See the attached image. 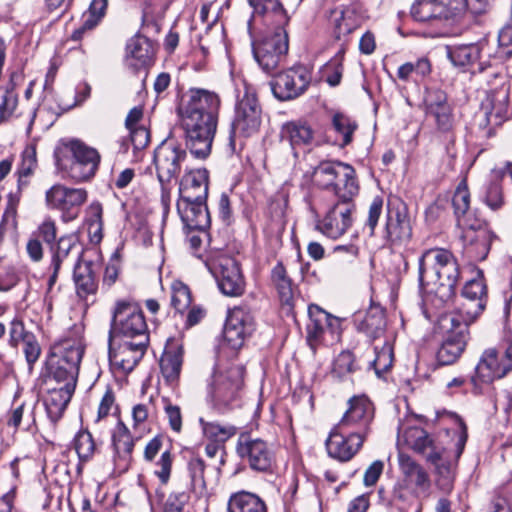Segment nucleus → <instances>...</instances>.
I'll return each instance as SVG.
<instances>
[{"label":"nucleus","instance_id":"obj_1","mask_svg":"<svg viewBox=\"0 0 512 512\" xmlns=\"http://www.w3.org/2000/svg\"><path fill=\"white\" fill-rule=\"evenodd\" d=\"M460 278L459 264L449 250L432 248L425 250L418 260V280L442 301L455 295Z\"/></svg>","mask_w":512,"mask_h":512},{"label":"nucleus","instance_id":"obj_2","mask_svg":"<svg viewBox=\"0 0 512 512\" xmlns=\"http://www.w3.org/2000/svg\"><path fill=\"white\" fill-rule=\"evenodd\" d=\"M452 203L457 225L463 230L462 239L467 253L474 259H485L495 236L486 221L470 209V193L465 182L458 185Z\"/></svg>","mask_w":512,"mask_h":512},{"label":"nucleus","instance_id":"obj_3","mask_svg":"<svg viewBox=\"0 0 512 512\" xmlns=\"http://www.w3.org/2000/svg\"><path fill=\"white\" fill-rule=\"evenodd\" d=\"M54 157L57 169L76 182L92 178L100 163L98 151L79 140L60 144L55 149Z\"/></svg>","mask_w":512,"mask_h":512},{"label":"nucleus","instance_id":"obj_4","mask_svg":"<svg viewBox=\"0 0 512 512\" xmlns=\"http://www.w3.org/2000/svg\"><path fill=\"white\" fill-rule=\"evenodd\" d=\"M504 338L501 349H486L476 368V378L481 382L490 383L504 377L512 370V296L504 308Z\"/></svg>","mask_w":512,"mask_h":512},{"label":"nucleus","instance_id":"obj_5","mask_svg":"<svg viewBox=\"0 0 512 512\" xmlns=\"http://www.w3.org/2000/svg\"><path fill=\"white\" fill-rule=\"evenodd\" d=\"M312 181L318 188L332 191L338 199L352 200L359 189L355 170L342 162H321L313 170Z\"/></svg>","mask_w":512,"mask_h":512},{"label":"nucleus","instance_id":"obj_6","mask_svg":"<svg viewBox=\"0 0 512 512\" xmlns=\"http://www.w3.org/2000/svg\"><path fill=\"white\" fill-rule=\"evenodd\" d=\"M244 368L240 364L218 366L208 385V400L212 407L223 413L232 408L243 386Z\"/></svg>","mask_w":512,"mask_h":512},{"label":"nucleus","instance_id":"obj_7","mask_svg":"<svg viewBox=\"0 0 512 512\" xmlns=\"http://www.w3.org/2000/svg\"><path fill=\"white\" fill-rule=\"evenodd\" d=\"M180 124L185 132L186 145L191 154L199 159L209 156L216 133L218 119L178 111Z\"/></svg>","mask_w":512,"mask_h":512},{"label":"nucleus","instance_id":"obj_8","mask_svg":"<svg viewBox=\"0 0 512 512\" xmlns=\"http://www.w3.org/2000/svg\"><path fill=\"white\" fill-rule=\"evenodd\" d=\"M205 265L214 277L220 292L228 297H240L246 289V282L238 262L227 255L210 256Z\"/></svg>","mask_w":512,"mask_h":512},{"label":"nucleus","instance_id":"obj_9","mask_svg":"<svg viewBox=\"0 0 512 512\" xmlns=\"http://www.w3.org/2000/svg\"><path fill=\"white\" fill-rule=\"evenodd\" d=\"M307 342L312 349L318 345H332L340 340V318L326 312L316 304L308 307Z\"/></svg>","mask_w":512,"mask_h":512},{"label":"nucleus","instance_id":"obj_10","mask_svg":"<svg viewBox=\"0 0 512 512\" xmlns=\"http://www.w3.org/2000/svg\"><path fill=\"white\" fill-rule=\"evenodd\" d=\"M288 49V33L285 28H276L273 34L260 42L252 41L254 58L267 74L273 73L285 61Z\"/></svg>","mask_w":512,"mask_h":512},{"label":"nucleus","instance_id":"obj_11","mask_svg":"<svg viewBox=\"0 0 512 512\" xmlns=\"http://www.w3.org/2000/svg\"><path fill=\"white\" fill-rule=\"evenodd\" d=\"M88 193L84 188H71L57 183L45 192V205L50 210H58L65 223L75 220Z\"/></svg>","mask_w":512,"mask_h":512},{"label":"nucleus","instance_id":"obj_12","mask_svg":"<svg viewBox=\"0 0 512 512\" xmlns=\"http://www.w3.org/2000/svg\"><path fill=\"white\" fill-rule=\"evenodd\" d=\"M111 332L132 340H141L142 336H148L147 324L140 307L131 301H117L112 315Z\"/></svg>","mask_w":512,"mask_h":512},{"label":"nucleus","instance_id":"obj_13","mask_svg":"<svg viewBox=\"0 0 512 512\" xmlns=\"http://www.w3.org/2000/svg\"><path fill=\"white\" fill-rule=\"evenodd\" d=\"M398 463L402 479L394 488V497L406 500L408 494L419 496L427 493L430 488V478L427 471L404 453H399Z\"/></svg>","mask_w":512,"mask_h":512},{"label":"nucleus","instance_id":"obj_14","mask_svg":"<svg viewBox=\"0 0 512 512\" xmlns=\"http://www.w3.org/2000/svg\"><path fill=\"white\" fill-rule=\"evenodd\" d=\"M446 54L453 66L463 70L477 64L479 71L482 72L487 67L496 64L493 60V47L486 40L471 44L446 46Z\"/></svg>","mask_w":512,"mask_h":512},{"label":"nucleus","instance_id":"obj_15","mask_svg":"<svg viewBox=\"0 0 512 512\" xmlns=\"http://www.w3.org/2000/svg\"><path fill=\"white\" fill-rule=\"evenodd\" d=\"M312 81V73L303 65H295L277 73L270 82L273 95L280 101H288L302 95Z\"/></svg>","mask_w":512,"mask_h":512},{"label":"nucleus","instance_id":"obj_16","mask_svg":"<svg viewBox=\"0 0 512 512\" xmlns=\"http://www.w3.org/2000/svg\"><path fill=\"white\" fill-rule=\"evenodd\" d=\"M262 123V109L255 93L246 89L239 99L232 122L231 139L256 134Z\"/></svg>","mask_w":512,"mask_h":512},{"label":"nucleus","instance_id":"obj_17","mask_svg":"<svg viewBox=\"0 0 512 512\" xmlns=\"http://www.w3.org/2000/svg\"><path fill=\"white\" fill-rule=\"evenodd\" d=\"M148 340V336H142L141 340L122 339L119 342L110 338L109 361L111 366L122 373L131 372L143 358Z\"/></svg>","mask_w":512,"mask_h":512},{"label":"nucleus","instance_id":"obj_18","mask_svg":"<svg viewBox=\"0 0 512 512\" xmlns=\"http://www.w3.org/2000/svg\"><path fill=\"white\" fill-rule=\"evenodd\" d=\"M187 158L186 150L172 140L163 141L154 152V164L160 183L170 184L177 178Z\"/></svg>","mask_w":512,"mask_h":512},{"label":"nucleus","instance_id":"obj_19","mask_svg":"<svg viewBox=\"0 0 512 512\" xmlns=\"http://www.w3.org/2000/svg\"><path fill=\"white\" fill-rule=\"evenodd\" d=\"M385 232L387 240L394 245L406 243L412 237L408 208L397 197L388 200Z\"/></svg>","mask_w":512,"mask_h":512},{"label":"nucleus","instance_id":"obj_20","mask_svg":"<svg viewBox=\"0 0 512 512\" xmlns=\"http://www.w3.org/2000/svg\"><path fill=\"white\" fill-rule=\"evenodd\" d=\"M373 419V407L366 397H354L349 408L336 424L343 432H352L365 440Z\"/></svg>","mask_w":512,"mask_h":512},{"label":"nucleus","instance_id":"obj_21","mask_svg":"<svg viewBox=\"0 0 512 512\" xmlns=\"http://www.w3.org/2000/svg\"><path fill=\"white\" fill-rule=\"evenodd\" d=\"M508 91L501 88L487 93L481 102L477 115L478 125L482 129L500 126L508 118Z\"/></svg>","mask_w":512,"mask_h":512},{"label":"nucleus","instance_id":"obj_22","mask_svg":"<svg viewBox=\"0 0 512 512\" xmlns=\"http://www.w3.org/2000/svg\"><path fill=\"white\" fill-rule=\"evenodd\" d=\"M254 331V318L246 306L229 310L224 327V340L232 349L242 347L245 338Z\"/></svg>","mask_w":512,"mask_h":512},{"label":"nucleus","instance_id":"obj_23","mask_svg":"<svg viewBox=\"0 0 512 512\" xmlns=\"http://www.w3.org/2000/svg\"><path fill=\"white\" fill-rule=\"evenodd\" d=\"M398 443L405 444L415 452L423 455L430 463H436L441 459L444 448L429 438L426 431L420 427H406L400 425L398 428Z\"/></svg>","mask_w":512,"mask_h":512},{"label":"nucleus","instance_id":"obj_24","mask_svg":"<svg viewBox=\"0 0 512 512\" xmlns=\"http://www.w3.org/2000/svg\"><path fill=\"white\" fill-rule=\"evenodd\" d=\"M221 100L217 93L202 88H190L183 96L178 111L218 119Z\"/></svg>","mask_w":512,"mask_h":512},{"label":"nucleus","instance_id":"obj_25","mask_svg":"<svg viewBox=\"0 0 512 512\" xmlns=\"http://www.w3.org/2000/svg\"><path fill=\"white\" fill-rule=\"evenodd\" d=\"M353 211L354 204L352 200L338 199L324 219L317 224V228L324 235L337 239L351 227Z\"/></svg>","mask_w":512,"mask_h":512},{"label":"nucleus","instance_id":"obj_26","mask_svg":"<svg viewBox=\"0 0 512 512\" xmlns=\"http://www.w3.org/2000/svg\"><path fill=\"white\" fill-rule=\"evenodd\" d=\"M486 286L482 279L468 281L462 290L464 302L457 310V317L464 324H471L485 308Z\"/></svg>","mask_w":512,"mask_h":512},{"label":"nucleus","instance_id":"obj_27","mask_svg":"<svg viewBox=\"0 0 512 512\" xmlns=\"http://www.w3.org/2000/svg\"><path fill=\"white\" fill-rule=\"evenodd\" d=\"M459 426L460 430L455 443L456 452L454 462L447 460L446 450L444 449L441 459L436 463H432L435 465L438 475L436 485L445 494H449L453 490L457 461L463 453L467 442L468 435L466 426L462 421H459Z\"/></svg>","mask_w":512,"mask_h":512},{"label":"nucleus","instance_id":"obj_28","mask_svg":"<svg viewBox=\"0 0 512 512\" xmlns=\"http://www.w3.org/2000/svg\"><path fill=\"white\" fill-rule=\"evenodd\" d=\"M236 450L239 457L248 462L253 470L267 471L272 466L273 453L267 443L261 439L242 436Z\"/></svg>","mask_w":512,"mask_h":512},{"label":"nucleus","instance_id":"obj_29","mask_svg":"<svg viewBox=\"0 0 512 512\" xmlns=\"http://www.w3.org/2000/svg\"><path fill=\"white\" fill-rule=\"evenodd\" d=\"M364 443V439L352 432H343L335 427L326 441V449L332 458L346 462L353 458Z\"/></svg>","mask_w":512,"mask_h":512},{"label":"nucleus","instance_id":"obj_30","mask_svg":"<svg viewBox=\"0 0 512 512\" xmlns=\"http://www.w3.org/2000/svg\"><path fill=\"white\" fill-rule=\"evenodd\" d=\"M449 320L457 331L451 332L437 351V360L441 365L453 364L463 353L468 338V325H462V321L453 315Z\"/></svg>","mask_w":512,"mask_h":512},{"label":"nucleus","instance_id":"obj_31","mask_svg":"<svg viewBox=\"0 0 512 512\" xmlns=\"http://www.w3.org/2000/svg\"><path fill=\"white\" fill-rule=\"evenodd\" d=\"M39 405V399L32 393H23L18 389L13 397L12 408L7 419L10 427L18 428L22 421L26 429L31 430L36 424L35 411Z\"/></svg>","mask_w":512,"mask_h":512},{"label":"nucleus","instance_id":"obj_32","mask_svg":"<svg viewBox=\"0 0 512 512\" xmlns=\"http://www.w3.org/2000/svg\"><path fill=\"white\" fill-rule=\"evenodd\" d=\"M424 103L427 116L433 118L437 128L443 132L449 131L453 116L445 92L440 89L427 90Z\"/></svg>","mask_w":512,"mask_h":512},{"label":"nucleus","instance_id":"obj_33","mask_svg":"<svg viewBox=\"0 0 512 512\" xmlns=\"http://www.w3.org/2000/svg\"><path fill=\"white\" fill-rule=\"evenodd\" d=\"M206 201L207 199L178 200V213L188 229L204 232L210 226V215Z\"/></svg>","mask_w":512,"mask_h":512},{"label":"nucleus","instance_id":"obj_34","mask_svg":"<svg viewBox=\"0 0 512 512\" xmlns=\"http://www.w3.org/2000/svg\"><path fill=\"white\" fill-rule=\"evenodd\" d=\"M183 356L184 349L182 343L176 339H168L160 359V370L165 381L171 386L178 383Z\"/></svg>","mask_w":512,"mask_h":512},{"label":"nucleus","instance_id":"obj_35","mask_svg":"<svg viewBox=\"0 0 512 512\" xmlns=\"http://www.w3.org/2000/svg\"><path fill=\"white\" fill-rule=\"evenodd\" d=\"M154 56L153 43L146 37L136 35L126 46L125 63L134 72L146 69L151 65Z\"/></svg>","mask_w":512,"mask_h":512},{"label":"nucleus","instance_id":"obj_36","mask_svg":"<svg viewBox=\"0 0 512 512\" xmlns=\"http://www.w3.org/2000/svg\"><path fill=\"white\" fill-rule=\"evenodd\" d=\"M209 173L205 168L188 171L182 178L179 187V200L207 199Z\"/></svg>","mask_w":512,"mask_h":512},{"label":"nucleus","instance_id":"obj_37","mask_svg":"<svg viewBox=\"0 0 512 512\" xmlns=\"http://www.w3.org/2000/svg\"><path fill=\"white\" fill-rule=\"evenodd\" d=\"M112 445L115 464L126 470L131 460L134 440L128 427L119 418L112 433Z\"/></svg>","mask_w":512,"mask_h":512},{"label":"nucleus","instance_id":"obj_38","mask_svg":"<svg viewBox=\"0 0 512 512\" xmlns=\"http://www.w3.org/2000/svg\"><path fill=\"white\" fill-rule=\"evenodd\" d=\"M355 324L359 332L373 340L379 339L386 331L385 311L378 305H372L365 314L356 315Z\"/></svg>","mask_w":512,"mask_h":512},{"label":"nucleus","instance_id":"obj_39","mask_svg":"<svg viewBox=\"0 0 512 512\" xmlns=\"http://www.w3.org/2000/svg\"><path fill=\"white\" fill-rule=\"evenodd\" d=\"M52 261L51 266L61 268L62 264L68 260V258L74 257L76 264L79 263V259L83 253V248L79 243V237L76 233H70L62 235L55 244L51 246Z\"/></svg>","mask_w":512,"mask_h":512},{"label":"nucleus","instance_id":"obj_40","mask_svg":"<svg viewBox=\"0 0 512 512\" xmlns=\"http://www.w3.org/2000/svg\"><path fill=\"white\" fill-rule=\"evenodd\" d=\"M282 137L287 140L297 157L300 150H304L313 144L314 131L307 123L292 121L282 128Z\"/></svg>","mask_w":512,"mask_h":512},{"label":"nucleus","instance_id":"obj_41","mask_svg":"<svg viewBox=\"0 0 512 512\" xmlns=\"http://www.w3.org/2000/svg\"><path fill=\"white\" fill-rule=\"evenodd\" d=\"M74 390L75 387L71 386V384H62L48 391L44 404L47 415L53 423L62 417Z\"/></svg>","mask_w":512,"mask_h":512},{"label":"nucleus","instance_id":"obj_42","mask_svg":"<svg viewBox=\"0 0 512 512\" xmlns=\"http://www.w3.org/2000/svg\"><path fill=\"white\" fill-rule=\"evenodd\" d=\"M361 15L356 4L336 8L332 12L334 33L337 39L349 35L361 24Z\"/></svg>","mask_w":512,"mask_h":512},{"label":"nucleus","instance_id":"obj_43","mask_svg":"<svg viewBox=\"0 0 512 512\" xmlns=\"http://www.w3.org/2000/svg\"><path fill=\"white\" fill-rule=\"evenodd\" d=\"M227 512H268L266 502L257 494L241 490L230 495Z\"/></svg>","mask_w":512,"mask_h":512},{"label":"nucleus","instance_id":"obj_44","mask_svg":"<svg viewBox=\"0 0 512 512\" xmlns=\"http://www.w3.org/2000/svg\"><path fill=\"white\" fill-rule=\"evenodd\" d=\"M253 8V14L271 19L277 28H285L290 17L280 0H248Z\"/></svg>","mask_w":512,"mask_h":512},{"label":"nucleus","instance_id":"obj_45","mask_svg":"<svg viewBox=\"0 0 512 512\" xmlns=\"http://www.w3.org/2000/svg\"><path fill=\"white\" fill-rule=\"evenodd\" d=\"M50 354L62 362L80 366L84 354V344L80 338L62 339L51 347Z\"/></svg>","mask_w":512,"mask_h":512},{"label":"nucleus","instance_id":"obj_46","mask_svg":"<svg viewBox=\"0 0 512 512\" xmlns=\"http://www.w3.org/2000/svg\"><path fill=\"white\" fill-rule=\"evenodd\" d=\"M108 0H92L86 12L82 15V24L72 34V39L80 40L83 34L96 27L105 16Z\"/></svg>","mask_w":512,"mask_h":512},{"label":"nucleus","instance_id":"obj_47","mask_svg":"<svg viewBox=\"0 0 512 512\" xmlns=\"http://www.w3.org/2000/svg\"><path fill=\"white\" fill-rule=\"evenodd\" d=\"M47 370L49 376L59 384H71L75 387L79 366L62 362L59 358L50 354L47 359Z\"/></svg>","mask_w":512,"mask_h":512},{"label":"nucleus","instance_id":"obj_48","mask_svg":"<svg viewBox=\"0 0 512 512\" xmlns=\"http://www.w3.org/2000/svg\"><path fill=\"white\" fill-rule=\"evenodd\" d=\"M74 281L80 298L86 299L97 291V282L90 264L77 263L74 267Z\"/></svg>","mask_w":512,"mask_h":512},{"label":"nucleus","instance_id":"obj_49","mask_svg":"<svg viewBox=\"0 0 512 512\" xmlns=\"http://www.w3.org/2000/svg\"><path fill=\"white\" fill-rule=\"evenodd\" d=\"M199 424L203 437L209 442L224 444L237 433V429L233 425L206 421L203 417L199 418Z\"/></svg>","mask_w":512,"mask_h":512},{"label":"nucleus","instance_id":"obj_50","mask_svg":"<svg viewBox=\"0 0 512 512\" xmlns=\"http://www.w3.org/2000/svg\"><path fill=\"white\" fill-rule=\"evenodd\" d=\"M431 72V64L427 58H419L414 62H406L397 70V78L402 82L423 80Z\"/></svg>","mask_w":512,"mask_h":512},{"label":"nucleus","instance_id":"obj_51","mask_svg":"<svg viewBox=\"0 0 512 512\" xmlns=\"http://www.w3.org/2000/svg\"><path fill=\"white\" fill-rule=\"evenodd\" d=\"M440 0H417L411 8L412 17L420 22L441 20Z\"/></svg>","mask_w":512,"mask_h":512},{"label":"nucleus","instance_id":"obj_52","mask_svg":"<svg viewBox=\"0 0 512 512\" xmlns=\"http://www.w3.org/2000/svg\"><path fill=\"white\" fill-rule=\"evenodd\" d=\"M375 358L371 365L375 370V373L380 377L383 373L389 371L393 365L394 352L393 346L390 340L386 339L383 345L374 346Z\"/></svg>","mask_w":512,"mask_h":512},{"label":"nucleus","instance_id":"obj_53","mask_svg":"<svg viewBox=\"0 0 512 512\" xmlns=\"http://www.w3.org/2000/svg\"><path fill=\"white\" fill-rule=\"evenodd\" d=\"M272 280L277 288L281 301L285 304H289L293 297V286L282 263H278L273 268Z\"/></svg>","mask_w":512,"mask_h":512},{"label":"nucleus","instance_id":"obj_54","mask_svg":"<svg viewBox=\"0 0 512 512\" xmlns=\"http://www.w3.org/2000/svg\"><path fill=\"white\" fill-rule=\"evenodd\" d=\"M344 55L345 48L342 46L335 56L327 62L322 69L323 76L330 86H337L341 81Z\"/></svg>","mask_w":512,"mask_h":512},{"label":"nucleus","instance_id":"obj_55","mask_svg":"<svg viewBox=\"0 0 512 512\" xmlns=\"http://www.w3.org/2000/svg\"><path fill=\"white\" fill-rule=\"evenodd\" d=\"M187 470L194 490L204 491L207 487L204 460L199 456H192L187 462Z\"/></svg>","mask_w":512,"mask_h":512},{"label":"nucleus","instance_id":"obj_56","mask_svg":"<svg viewBox=\"0 0 512 512\" xmlns=\"http://www.w3.org/2000/svg\"><path fill=\"white\" fill-rule=\"evenodd\" d=\"M481 200L492 211L500 210L505 204L501 185L498 182L486 185L481 194Z\"/></svg>","mask_w":512,"mask_h":512},{"label":"nucleus","instance_id":"obj_57","mask_svg":"<svg viewBox=\"0 0 512 512\" xmlns=\"http://www.w3.org/2000/svg\"><path fill=\"white\" fill-rule=\"evenodd\" d=\"M442 6L441 20L459 21L468 9L467 0H440Z\"/></svg>","mask_w":512,"mask_h":512},{"label":"nucleus","instance_id":"obj_58","mask_svg":"<svg viewBox=\"0 0 512 512\" xmlns=\"http://www.w3.org/2000/svg\"><path fill=\"white\" fill-rule=\"evenodd\" d=\"M498 50L493 53L495 63H500L504 59L512 56V23L503 27L498 35Z\"/></svg>","mask_w":512,"mask_h":512},{"label":"nucleus","instance_id":"obj_59","mask_svg":"<svg viewBox=\"0 0 512 512\" xmlns=\"http://www.w3.org/2000/svg\"><path fill=\"white\" fill-rule=\"evenodd\" d=\"M191 302L192 298L188 286L182 282H174L171 295V304L174 309L179 313H183L190 307Z\"/></svg>","mask_w":512,"mask_h":512},{"label":"nucleus","instance_id":"obj_60","mask_svg":"<svg viewBox=\"0 0 512 512\" xmlns=\"http://www.w3.org/2000/svg\"><path fill=\"white\" fill-rule=\"evenodd\" d=\"M355 371L353 355L348 351L341 352L333 362L331 374L334 378L344 380Z\"/></svg>","mask_w":512,"mask_h":512},{"label":"nucleus","instance_id":"obj_61","mask_svg":"<svg viewBox=\"0 0 512 512\" xmlns=\"http://www.w3.org/2000/svg\"><path fill=\"white\" fill-rule=\"evenodd\" d=\"M333 127L335 131L342 136L341 146H346L352 141V135L357 125L348 116L336 113L333 116Z\"/></svg>","mask_w":512,"mask_h":512},{"label":"nucleus","instance_id":"obj_62","mask_svg":"<svg viewBox=\"0 0 512 512\" xmlns=\"http://www.w3.org/2000/svg\"><path fill=\"white\" fill-rule=\"evenodd\" d=\"M74 448L81 461L89 460L95 451V443L88 431H80L74 438Z\"/></svg>","mask_w":512,"mask_h":512},{"label":"nucleus","instance_id":"obj_63","mask_svg":"<svg viewBox=\"0 0 512 512\" xmlns=\"http://www.w3.org/2000/svg\"><path fill=\"white\" fill-rule=\"evenodd\" d=\"M36 167V147L34 145H29L22 152L21 163L18 167V174L20 177H28L33 174Z\"/></svg>","mask_w":512,"mask_h":512},{"label":"nucleus","instance_id":"obj_64","mask_svg":"<svg viewBox=\"0 0 512 512\" xmlns=\"http://www.w3.org/2000/svg\"><path fill=\"white\" fill-rule=\"evenodd\" d=\"M173 455L170 450H165L161 453L160 458L155 463L156 469L154 474L159 478L162 484H167L173 465Z\"/></svg>","mask_w":512,"mask_h":512}]
</instances>
